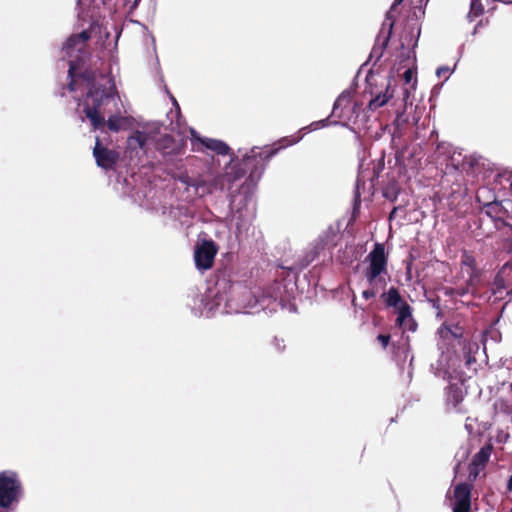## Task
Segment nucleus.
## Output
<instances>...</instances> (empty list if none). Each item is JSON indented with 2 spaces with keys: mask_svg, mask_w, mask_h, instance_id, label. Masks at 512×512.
Returning <instances> with one entry per match:
<instances>
[{
  "mask_svg": "<svg viewBox=\"0 0 512 512\" xmlns=\"http://www.w3.org/2000/svg\"><path fill=\"white\" fill-rule=\"evenodd\" d=\"M222 263L215 271L213 286H207L205 292L198 287L188 290L186 305L197 317L210 318L216 312L222 314H254L264 311L272 314L278 307L291 313L297 312L295 303L297 293L296 278L274 281L266 293L260 297L252 294L245 280L230 263Z\"/></svg>",
  "mask_w": 512,
  "mask_h": 512,
  "instance_id": "obj_1",
  "label": "nucleus"
},
{
  "mask_svg": "<svg viewBox=\"0 0 512 512\" xmlns=\"http://www.w3.org/2000/svg\"><path fill=\"white\" fill-rule=\"evenodd\" d=\"M69 79L67 88L70 92L85 91L78 106L83 107V114L89 120L93 130L104 131L107 127L112 132H119L122 128H131L133 118L112 114L106 119L105 106L120 100L115 78L109 73L97 72L85 65L79 58L68 61Z\"/></svg>",
  "mask_w": 512,
  "mask_h": 512,
  "instance_id": "obj_2",
  "label": "nucleus"
},
{
  "mask_svg": "<svg viewBox=\"0 0 512 512\" xmlns=\"http://www.w3.org/2000/svg\"><path fill=\"white\" fill-rule=\"evenodd\" d=\"M190 134L192 145L199 144L203 149L210 150L217 155H230V164L226 171L227 176L231 181H237L248 175L247 182L251 186L257 185L268 162L283 148L265 147L264 150H260L258 147H253L239 160L238 157L233 155L230 146L225 141L201 136L194 128H190Z\"/></svg>",
  "mask_w": 512,
  "mask_h": 512,
  "instance_id": "obj_3",
  "label": "nucleus"
},
{
  "mask_svg": "<svg viewBox=\"0 0 512 512\" xmlns=\"http://www.w3.org/2000/svg\"><path fill=\"white\" fill-rule=\"evenodd\" d=\"M93 157L97 166L109 173V183L122 198L130 199L133 204L143 205L146 194L143 188L137 185L139 177L129 173L127 169H119V152L108 148L99 137H96Z\"/></svg>",
  "mask_w": 512,
  "mask_h": 512,
  "instance_id": "obj_4",
  "label": "nucleus"
},
{
  "mask_svg": "<svg viewBox=\"0 0 512 512\" xmlns=\"http://www.w3.org/2000/svg\"><path fill=\"white\" fill-rule=\"evenodd\" d=\"M461 359L457 355L450 353H441L436 364H431V370L436 377H441L449 381L446 388L447 403L457 407L464 399L463 384L465 381V373L459 370L458 363Z\"/></svg>",
  "mask_w": 512,
  "mask_h": 512,
  "instance_id": "obj_5",
  "label": "nucleus"
},
{
  "mask_svg": "<svg viewBox=\"0 0 512 512\" xmlns=\"http://www.w3.org/2000/svg\"><path fill=\"white\" fill-rule=\"evenodd\" d=\"M386 308H392L396 314L395 326L399 329L415 332L418 324L413 317L412 307L403 299L395 286H390L380 295Z\"/></svg>",
  "mask_w": 512,
  "mask_h": 512,
  "instance_id": "obj_6",
  "label": "nucleus"
},
{
  "mask_svg": "<svg viewBox=\"0 0 512 512\" xmlns=\"http://www.w3.org/2000/svg\"><path fill=\"white\" fill-rule=\"evenodd\" d=\"M386 308H392L396 314L395 326L399 329L415 332L418 324L413 317L412 307L403 299L395 286H390L380 295Z\"/></svg>",
  "mask_w": 512,
  "mask_h": 512,
  "instance_id": "obj_7",
  "label": "nucleus"
},
{
  "mask_svg": "<svg viewBox=\"0 0 512 512\" xmlns=\"http://www.w3.org/2000/svg\"><path fill=\"white\" fill-rule=\"evenodd\" d=\"M24 497V487L14 470L0 472V512H13Z\"/></svg>",
  "mask_w": 512,
  "mask_h": 512,
  "instance_id": "obj_8",
  "label": "nucleus"
},
{
  "mask_svg": "<svg viewBox=\"0 0 512 512\" xmlns=\"http://www.w3.org/2000/svg\"><path fill=\"white\" fill-rule=\"evenodd\" d=\"M368 264L364 269L363 274L370 286H375L378 283L386 286V281L383 274H387L388 267V254L385 251L383 243L375 242L372 250L365 258Z\"/></svg>",
  "mask_w": 512,
  "mask_h": 512,
  "instance_id": "obj_9",
  "label": "nucleus"
},
{
  "mask_svg": "<svg viewBox=\"0 0 512 512\" xmlns=\"http://www.w3.org/2000/svg\"><path fill=\"white\" fill-rule=\"evenodd\" d=\"M187 139L185 137H174L165 134L156 141L155 148L161 154L166 163L175 165L185 155Z\"/></svg>",
  "mask_w": 512,
  "mask_h": 512,
  "instance_id": "obj_10",
  "label": "nucleus"
},
{
  "mask_svg": "<svg viewBox=\"0 0 512 512\" xmlns=\"http://www.w3.org/2000/svg\"><path fill=\"white\" fill-rule=\"evenodd\" d=\"M179 180L188 188H194V192L198 197H204L216 191H223L225 186V179L221 175L209 178H191L185 174L181 175Z\"/></svg>",
  "mask_w": 512,
  "mask_h": 512,
  "instance_id": "obj_11",
  "label": "nucleus"
},
{
  "mask_svg": "<svg viewBox=\"0 0 512 512\" xmlns=\"http://www.w3.org/2000/svg\"><path fill=\"white\" fill-rule=\"evenodd\" d=\"M421 35V27L419 25H412L405 29L404 36L400 43V49L403 52L399 55V61L401 64H409L411 66L416 65V48L418 46L419 38Z\"/></svg>",
  "mask_w": 512,
  "mask_h": 512,
  "instance_id": "obj_12",
  "label": "nucleus"
},
{
  "mask_svg": "<svg viewBox=\"0 0 512 512\" xmlns=\"http://www.w3.org/2000/svg\"><path fill=\"white\" fill-rule=\"evenodd\" d=\"M218 245L212 239H203L194 248L195 267L199 271L209 270L215 261Z\"/></svg>",
  "mask_w": 512,
  "mask_h": 512,
  "instance_id": "obj_13",
  "label": "nucleus"
},
{
  "mask_svg": "<svg viewBox=\"0 0 512 512\" xmlns=\"http://www.w3.org/2000/svg\"><path fill=\"white\" fill-rule=\"evenodd\" d=\"M392 37V27H389L385 35H380L378 32L373 48L369 54L368 60L362 64V67L366 66L373 58L375 59L374 65L380 61L385 50L387 49L389 42Z\"/></svg>",
  "mask_w": 512,
  "mask_h": 512,
  "instance_id": "obj_14",
  "label": "nucleus"
},
{
  "mask_svg": "<svg viewBox=\"0 0 512 512\" xmlns=\"http://www.w3.org/2000/svg\"><path fill=\"white\" fill-rule=\"evenodd\" d=\"M343 102H347V103L350 102V92L348 90H344L337 97V99L335 100V102L333 104L331 114L325 119L318 120V123L320 124L321 128H325L327 126H337V125L345 126L346 125V124H343L336 120H334V121L330 120L331 117H337V118L342 117V115L338 113V109L342 105Z\"/></svg>",
  "mask_w": 512,
  "mask_h": 512,
  "instance_id": "obj_15",
  "label": "nucleus"
},
{
  "mask_svg": "<svg viewBox=\"0 0 512 512\" xmlns=\"http://www.w3.org/2000/svg\"><path fill=\"white\" fill-rule=\"evenodd\" d=\"M472 484L468 482H460L454 487L453 505L471 507Z\"/></svg>",
  "mask_w": 512,
  "mask_h": 512,
  "instance_id": "obj_16",
  "label": "nucleus"
},
{
  "mask_svg": "<svg viewBox=\"0 0 512 512\" xmlns=\"http://www.w3.org/2000/svg\"><path fill=\"white\" fill-rule=\"evenodd\" d=\"M437 334L442 339H447L448 337H451L455 340L459 341V344H462L463 346L466 345V339H464V329L459 324H446L443 323L437 330Z\"/></svg>",
  "mask_w": 512,
  "mask_h": 512,
  "instance_id": "obj_17",
  "label": "nucleus"
},
{
  "mask_svg": "<svg viewBox=\"0 0 512 512\" xmlns=\"http://www.w3.org/2000/svg\"><path fill=\"white\" fill-rule=\"evenodd\" d=\"M361 168H362V164H360V166H359V172H358L357 179L355 182L351 220H355L360 214V208H361L360 189L365 187V181H366L365 175L361 171Z\"/></svg>",
  "mask_w": 512,
  "mask_h": 512,
  "instance_id": "obj_18",
  "label": "nucleus"
},
{
  "mask_svg": "<svg viewBox=\"0 0 512 512\" xmlns=\"http://www.w3.org/2000/svg\"><path fill=\"white\" fill-rule=\"evenodd\" d=\"M91 38V33L87 29H83L78 34L70 35L66 41L63 43L62 50L69 57L72 55L73 51L76 49L77 45L84 44Z\"/></svg>",
  "mask_w": 512,
  "mask_h": 512,
  "instance_id": "obj_19",
  "label": "nucleus"
},
{
  "mask_svg": "<svg viewBox=\"0 0 512 512\" xmlns=\"http://www.w3.org/2000/svg\"><path fill=\"white\" fill-rule=\"evenodd\" d=\"M482 212L494 221V218H497L500 214L507 213V210L502 205V202L497 199L496 195H493L491 201L483 203Z\"/></svg>",
  "mask_w": 512,
  "mask_h": 512,
  "instance_id": "obj_20",
  "label": "nucleus"
},
{
  "mask_svg": "<svg viewBox=\"0 0 512 512\" xmlns=\"http://www.w3.org/2000/svg\"><path fill=\"white\" fill-rule=\"evenodd\" d=\"M391 84L387 83L385 91H380L376 95H374L368 103L369 110H376L380 107H383L388 103V101L393 97V91H390Z\"/></svg>",
  "mask_w": 512,
  "mask_h": 512,
  "instance_id": "obj_21",
  "label": "nucleus"
},
{
  "mask_svg": "<svg viewBox=\"0 0 512 512\" xmlns=\"http://www.w3.org/2000/svg\"><path fill=\"white\" fill-rule=\"evenodd\" d=\"M511 267L510 263H505L499 271L496 273L494 279H493V288H492V294L496 295L506 289L508 287V283L506 281L507 275L506 270Z\"/></svg>",
  "mask_w": 512,
  "mask_h": 512,
  "instance_id": "obj_22",
  "label": "nucleus"
},
{
  "mask_svg": "<svg viewBox=\"0 0 512 512\" xmlns=\"http://www.w3.org/2000/svg\"><path fill=\"white\" fill-rule=\"evenodd\" d=\"M491 456V447L490 446H483L479 449V451L473 456V459L471 461L470 466H479V467H485L487 462L489 461Z\"/></svg>",
  "mask_w": 512,
  "mask_h": 512,
  "instance_id": "obj_23",
  "label": "nucleus"
},
{
  "mask_svg": "<svg viewBox=\"0 0 512 512\" xmlns=\"http://www.w3.org/2000/svg\"><path fill=\"white\" fill-rule=\"evenodd\" d=\"M148 135L144 131L136 130L133 135L127 138V145L130 149H135L138 146L143 149L147 143Z\"/></svg>",
  "mask_w": 512,
  "mask_h": 512,
  "instance_id": "obj_24",
  "label": "nucleus"
},
{
  "mask_svg": "<svg viewBox=\"0 0 512 512\" xmlns=\"http://www.w3.org/2000/svg\"><path fill=\"white\" fill-rule=\"evenodd\" d=\"M319 129H322V128H321L320 124L318 123V121H313L311 124H309V125H307L305 127H302L298 131L299 135L293 141L289 142L287 137L283 138L281 141L287 142L285 146H290V145L296 144L299 141H301L303 136H304V134L310 133V132H313V131H316V130H319Z\"/></svg>",
  "mask_w": 512,
  "mask_h": 512,
  "instance_id": "obj_25",
  "label": "nucleus"
},
{
  "mask_svg": "<svg viewBox=\"0 0 512 512\" xmlns=\"http://www.w3.org/2000/svg\"><path fill=\"white\" fill-rule=\"evenodd\" d=\"M395 10L396 9H392V5H391L390 8L388 9V11L386 12L385 20L382 23L381 28L379 30L380 35H385L387 30H389L390 26L392 27V31L394 30V26H395V22H396V19L394 16Z\"/></svg>",
  "mask_w": 512,
  "mask_h": 512,
  "instance_id": "obj_26",
  "label": "nucleus"
},
{
  "mask_svg": "<svg viewBox=\"0 0 512 512\" xmlns=\"http://www.w3.org/2000/svg\"><path fill=\"white\" fill-rule=\"evenodd\" d=\"M407 152L408 151L406 147L395 152V160L399 166L407 167L409 165L408 162L414 157L413 152H409L408 155Z\"/></svg>",
  "mask_w": 512,
  "mask_h": 512,
  "instance_id": "obj_27",
  "label": "nucleus"
},
{
  "mask_svg": "<svg viewBox=\"0 0 512 512\" xmlns=\"http://www.w3.org/2000/svg\"><path fill=\"white\" fill-rule=\"evenodd\" d=\"M399 194L400 188L395 183L387 185L382 191V196L390 202H395Z\"/></svg>",
  "mask_w": 512,
  "mask_h": 512,
  "instance_id": "obj_28",
  "label": "nucleus"
},
{
  "mask_svg": "<svg viewBox=\"0 0 512 512\" xmlns=\"http://www.w3.org/2000/svg\"><path fill=\"white\" fill-rule=\"evenodd\" d=\"M484 13V6L481 3V0L475 2V0H471L470 3V11L467 15V18L470 22L474 21V19Z\"/></svg>",
  "mask_w": 512,
  "mask_h": 512,
  "instance_id": "obj_29",
  "label": "nucleus"
},
{
  "mask_svg": "<svg viewBox=\"0 0 512 512\" xmlns=\"http://www.w3.org/2000/svg\"><path fill=\"white\" fill-rule=\"evenodd\" d=\"M493 195L496 194L492 189L488 187H481L477 191L476 200L483 206L484 202L491 201L493 199Z\"/></svg>",
  "mask_w": 512,
  "mask_h": 512,
  "instance_id": "obj_30",
  "label": "nucleus"
},
{
  "mask_svg": "<svg viewBox=\"0 0 512 512\" xmlns=\"http://www.w3.org/2000/svg\"><path fill=\"white\" fill-rule=\"evenodd\" d=\"M403 80L405 84H410L413 82L412 88H416L417 84V65L408 67L403 74Z\"/></svg>",
  "mask_w": 512,
  "mask_h": 512,
  "instance_id": "obj_31",
  "label": "nucleus"
},
{
  "mask_svg": "<svg viewBox=\"0 0 512 512\" xmlns=\"http://www.w3.org/2000/svg\"><path fill=\"white\" fill-rule=\"evenodd\" d=\"M165 91L168 94V96H169V98H170V100L172 102L173 107L175 108L176 125L178 127H180L181 124H182V121H184L183 116L181 114L180 106H179L176 98L169 92V90L167 89L166 86H165Z\"/></svg>",
  "mask_w": 512,
  "mask_h": 512,
  "instance_id": "obj_32",
  "label": "nucleus"
},
{
  "mask_svg": "<svg viewBox=\"0 0 512 512\" xmlns=\"http://www.w3.org/2000/svg\"><path fill=\"white\" fill-rule=\"evenodd\" d=\"M407 122V119L405 118V115L403 112L401 113H398L395 120H394V126H395V129H394V132L392 134L393 138L398 135L400 136L401 133H402V128L403 126L406 124Z\"/></svg>",
  "mask_w": 512,
  "mask_h": 512,
  "instance_id": "obj_33",
  "label": "nucleus"
},
{
  "mask_svg": "<svg viewBox=\"0 0 512 512\" xmlns=\"http://www.w3.org/2000/svg\"><path fill=\"white\" fill-rule=\"evenodd\" d=\"M461 264L463 266L469 267L473 272L478 273V267H477L476 260H475L474 256L467 253L466 251L463 253Z\"/></svg>",
  "mask_w": 512,
  "mask_h": 512,
  "instance_id": "obj_34",
  "label": "nucleus"
},
{
  "mask_svg": "<svg viewBox=\"0 0 512 512\" xmlns=\"http://www.w3.org/2000/svg\"><path fill=\"white\" fill-rule=\"evenodd\" d=\"M494 226L497 230H500L502 228H507L510 233H511V237H512V224L507 222L505 219H503L502 217L498 216L497 218H494Z\"/></svg>",
  "mask_w": 512,
  "mask_h": 512,
  "instance_id": "obj_35",
  "label": "nucleus"
},
{
  "mask_svg": "<svg viewBox=\"0 0 512 512\" xmlns=\"http://www.w3.org/2000/svg\"><path fill=\"white\" fill-rule=\"evenodd\" d=\"M502 179H504L510 183V189L512 191V171L506 170V171L497 173L495 176V182L501 184Z\"/></svg>",
  "mask_w": 512,
  "mask_h": 512,
  "instance_id": "obj_36",
  "label": "nucleus"
},
{
  "mask_svg": "<svg viewBox=\"0 0 512 512\" xmlns=\"http://www.w3.org/2000/svg\"><path fill=\"white\" fill-rule=\"evenodd\" d=\"M463 354H464V357H465V366L467 368H469L471 366V364L476 362L475 357H473L471 355V348L470 347L467 348V345L463 346Z\"/></svg>",
  "mask_w": 512,
  "mask_h": 512,
  "instance_id": "obj_37",
  "label": "nucleus"
},
{
  "mask_svg": "<svg viewBox=\"0 0 512 512\" xmlns=\"http://www.w3.org/2000/svg\"><path fill=\"white\" fill-rule=\"evenodd\" d=\"M377 340L380 342V344L382 345L383 348H386L390 343L391 336H390V334L380 333L377 336Z\"/></svg>",
  "mask_w": 512,
  "mask_h": 512,
  "instance_id": "obj_38",
  "label": "nucleus"
},
{
  "mask_svg": "<svg viewBox=\"0 0 512 512\" xmlns=\"http://www.w3.org/2000/svg\"><path fill=\"white\" fill-rule=\"evenodd\" d=\"M456 65H457V63L454 65V67L452 69H450L449 66H445V65L439 66L436 69V76L441 77L445 73H448V72L452 73L455 70Z\"/></svg>",
  "mask_w": 512,
  "mask_h": 512,
  "instance_id": "obj_39",
  "label": "nucleus"
},
{
  "mask_svg": "<svg viewBox=\"0 0 512 512\" xmlns=\"http://www.w3.org/2000/svg\"><path fill=\"white\" fill-rule=\"evenodd\" d=\"M426 300H427L428 303L431 304L432 308L435 309V310H439V308L441 307L440 306L441 299H440L439 296L426 297Z\"/></svg>",
  "mask_w": 512,
  "mask_h": 512,
  "instance_id": "obj_40",
  "label": "nucleus"
},
{
  "mask_svg": "<svg viewBox=\"0 0 512 512\" xmlns=\"http://www.w3.org/2000/svg\"><path fill=\"white\" fill-rule=\"evenodd\" d=\"M273 346L275 347L276 351H278V352H283L285 350V344H284L283 339L274 337Z\"/></svg>",
  "mask_w": 512,
  "mask_h": 512,
  "instance_id": "obj_41",
  "label": "nucleus"
},
{
  "mask_svg": "<svg viewBox=\"0 0 512 512\" xmlns=\"http://www.w3.org/2000/svg\"><path fill=\"white\" fill-rule=\"evenodd\" d=\"M384 168V163H379L378 165H374L372 175L370 177V180L373 181L374 179L379 177L380 172Z\"/></svg>",
  "mask_w": 512,
  "mask_h": 512,
  "instance_id": "obj_42",
  "label": "nucleus"
},
{
  "mask_svg": "<svg viewBox=\"0 0 512 512\" xmlns=\"http://www.w3.org/2000/svg\"><path fill=\"white\" fill-rule=\"evenodd\" d=\"M377 295V291L375 290L374 286H372L371 289H366L362 292V297L365 300H369L371 298H374Z\"/></svg>",
  "mask_w": 512,
  "mask_h": 512,
  "instance_id": "obj_43",
  "label": "nucleus"
},
{
  "mask_svg": "<svg viewBox=\"0 0 512 512\" xmlns=\"http://www.w3.org/2000/svg\"><path fill=\"white\" fill-rule=\"evenodd\" d=\"M475 164H476L475 160L464 158L463 163H462V169L463 170L473 169Z\"/></svg>",
  "mask_w": 512,
  "mask_h": 512,
  "instance_id": "obj_44",
  "label": "nucleus"
},
{
  "mask_svg": "<svg viewBox=\"0 0 512 512\" xmlns=\"http://www.w3.org/2000/svg\"><path fill=\"white\" fill-rule=\"evenodd\" d=\"M362 66L360 67L359 71L357 72L356 76L354 77L350 89H347L350 92V96L352 95V91L355 90L358 86V76L362 70Z\"/></svg>",
  "mask_w": 512,
  "mask_h": 512,
  "instance_id": "obj_45",
  "label": "nucleus"
},
{
  "mask_svg": "<svg viewBox=\"0 0 512 512\" xmlns=\"http://www.w3.org/2000/svg\"><path fill=\"white\" fill-rule=\"evenodd\" d=\"M471 507L452 504V512H470Z\"/></svg>",
  "mask_w": 512,
  "mask_h": 512,
  "instance_id": "obj_46",
  "label": "nucleus"
},
{
  "mask_svg": "<svg viewBox=\"0 0 512 512\" xmlns=\"http://www.w3.org/2000/svg\"><path fill=\"white\" fill-rule=\"evenodd\" d=\"M442 86L443 84L440 83V84H436L432 90H431V95L432 96H437L439 93H440V90L442 89Z\"/></svg>",
  "mask_w": 512,
  "mask_h": 512,
  "instance_id": "obj_47",
  "label": "nucleus"
},
{
  "mask_svg": "<svg viewBox=\"0 0 512 512\" xmlns=\"http://www.w3.org/2000/svg\"><path fill=\"white\" fill-rule=\"evenodd\" d=\"M88 1L89 0H77V9L79 10L78 17H81L83 14L82 5H84Z\"/></svg>",
  "mask_w": 512,
  "mask_h": 512,
  "instance_id": "obj_48",
  "label": "nucleus"
},
{
  "mask_svg": "<svg viewBox=\"0 0 512 512\" xmlns=\"http://www.w3.org/2000/svg\"><path fill=\"white\" fill-rule=\"evenodd\" d=\"M373 75H374V71H373V69H369V70L367 71V74H366V77H365V82H366L367 84H370V79L373 77Z\"/></svg>",
  "mask_w": 512,
  "mask_h": 512,
  "instance_id": "obj_49",
  "label": "nucleus"
},
{
  "mask_svg": "<svg viewBox=\"0 0 512 512\" xmlns=\"http://www.w3.org/2000/svg\"><path fill=\"white\" fill-rule=\"evenodd\" d=\"M400 209V206H395L389 213V219H393L397 213V211Z\"/></svg>",
  "mask_w": 512,
  "mask_h": 512,
  "instance_id": "obj_50",
  "label": "nucleus"
},
{
  "mask_svg": "<svg viewBox=\"0 0 512 512\" xmlns=\"http://www.w3.org/2000/svg\"><path fill=\"white\" fill-rule=\"evenodd\" d=\"M404 0H394L392 2V9H397L398 6H400L403 3Z\"/></svg>",
  "mask_w": 512,
  "mask_h": 512,
  "instance_id": "obj_51",
  "label": "nucleus"
},
{
  "mask_svg": "<svg viewBox=\"0 0 512 512\" xmlns=\"http://www.w3.org/2000/svg\"><path fill=\"white\" fill-rule=\"evenodd\" d=\"M507 490L512 491V472L507 481Z\"/></svg>",
  "mask_w": 512,
  "mask_h": 512,
  "instance_id": "obj_52",
  "label": "nucleus"
},
{
  "mask_svg": "<svg viewBox=\"0 0 512 512\" xmlns=\"http://www.w3.org/2000/svg\"><path fill=\"white\" fill-rule=\"evenodd\" d=\"M477 475H478V472L477 471L473 472L471 469L470 473H469V479L475 480Z\"/></svg>",
  "mask_w": 512,
  "mask_h": 512,
  "instance_id": "obj_53",
  "label": "nucleus"
},
{
  "mask_svg": "<svg viewBox=\"0 0 512 512\" xmlns=\"http://www.w3.org/2000/svg\"><path fill=\"white\" fill-rule=\"evenodd\" d=\"M141 0H132V5H131V8L132 9H135L138 7L139 3H140Z\"/></svg>",
  "mask_w": 512,
  "mask_h": 512,
  "instance_id": "obj_54",
  "label": "nucleus"
},
{
  "mask_svg": "<svg viewBox=\"0 0 512 512\" xmlns=\"http://www.w3.org/2000/svg\"><path fill=\"white\" fill-rule=\"evenodd\" d=\"M436 318H438V319L443 318V312L441 310V307L439 308V310H436Z\"/></svg>",
  "mask_w": 512,
  "mask_h": 512,
  "instance_id": "obj_55",
  "label": "nucleus"
},
{
  "mask_svg": "<svg viewBox=\"0 0 512 512\" xmlns=\"http://www.w3.org/2000/svg\"><path fill=\"white\" fill-rule=\"evenodd\" d=\"M480 276V270L478 269V273L477 272H473L471 270V274H470V278H476V277H479Z\"/></svg>",
  "mask_w": 512,
  "mask_h": 512,
  "instance_id": "obj_56",
  "label": "nucleus"
},
{
  "mask_svg": "<svg viewBox=\"0 0 512 512\" xmlns=\"http://www.w3.org/2000/svg\"><path fill=\"white\" fill-rule=\"evenodd\" d=\"M409 350H410V347L408 344L403 347V353H405V357H407Z\"/></svg>",
  "mask_w": 512,
  "mask_h": 512,
  "instance_id": "obj_57",
  "label": "nucleus"
},
{
  "mask_svg": "<svg viewBox=\"0 0 512 512\" xmlns=\"http://www.w3.org/2000/svg\"><path fill=\"white\" fill-rule=\"evenodd\" d=\"M501 337V334L500 332L496 331L495 332V336H493L492 338L495 340V341H498V339Z\"/></svg>",
  "mask_w": 512,
  "mask_h": 512,
  "instance_id": "obj_58",
  "label": "nucleus"
},
{
  "mask_svg": "<svg viewBox=\"0 0 512 512\" xmlns=\"http://www.w3.org/2000/svg\"><path fill=\"white\" fill-rule=\"evenodd\" d=\"M460 467V462H458L454 467V472L457 473L458 468Z\"/></svg>",
  "mask_w": 512,
  "mask_h": 512,
  "instance_id": "obj_59",
  "label": "nucleus"
},
{
  "mask_svg": "<svg viewBox=\"0 0 512 512\" xmlns=\"http://www.w3.org/2000/svg\"><path fill=\"white\" fill-rule=\"evenodd\" d=\"M404 97L407 99L409 97V92L407 89H405L404 91Z\"/></svg>",
  "mask_w": 512,
  "mask_h": 512,
  "instance_id": "obj_60",
  "label": "nucleus"
},
{
  "mask_svg": "<svg viewBox=\"0 0 512 512\" xmlns=\"http://www.w3.org/2000/svg\"><path fill=\"white\" fill-rule=\"evenodd\" d=\"M510 278L512 279V276H511ZM506 294H507L508 296H512V288H511V289H509V290L507 291V293H506Z\"/></svg>",
  "mask_w": 512,
  "mask_h": 512,
  "instance_id": "obj_61",
  "label": "nucleus"
},
{
  "mask_svg": "<svg viewBox=\"0 0 512 512\" xmlns=\"http://www.w3.org/2000/svg\"><path fill=\"white\" fill-rule=\"evenodd\" d=\"M421 4H424L425 6L428 4L429 0H420Z\"/></svg>",
  "mask_w": 512,
  "mask_h": 512,
  "instance_id": "obj_62",
  "label": "nucleus"
},
{
  "mask_svg": "<svg viewBox=\"0 0 512 512\" xmlns=\"http://www.w3.org/2000/svg\"><path fill=\"white\" fill-rule=\"evenodd\" d=\"M446 295H451L452 294V290L450 289L449 291H446L445 293Z\"/></svg>",
  "mask_w": 512,
  "mask_h": 512,
  "instance_id": "obj_63",
  "label": "nucleus"
},
{
  "mask_svg": "<svg viewBox=\"0 0 512 512\" xmlns=\"http://www.w3.org/2000/svg\"><path fill=\"white\" fill-rule=\"evenodd\" d=\"M408 376L411 378V376H412V371L411 370L408 371Z\"/></svg>",
  "mask_w": 512,
  "mask_h": 512,
  "instance_id": "obj_64",
  "label": "nucleus"
}]
</instances>
